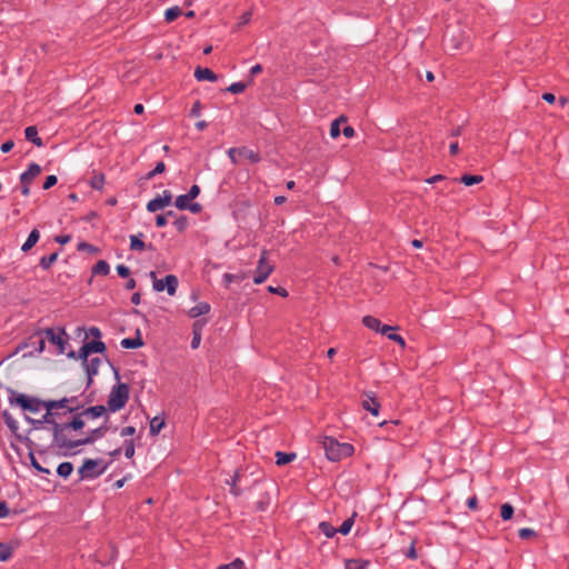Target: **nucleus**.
Masks as SVG:
<instances>
[{
    "mask_svg": "<svg viewBox=\"0 0 569 569\" xmlns=\"http://www.w3.org/2000/svg\"><path fill=\"white\" fill-rule=\"evenodd\" d=\"M84 415L82 411L74 415L69 422H62L61 425H54V446L60 449L73 450L77 448V440H73L69 432L70 430L79 431L86 423L82 419Z\"/></svg>",
    "mask_w": 569,
    "mask_h": 569,
    "instance_id": "nucleus-1",
    "label": "nucleus"
},
{
    "mask_svg": "<svg viewBox=\"0 0 569 569\" xmlns=\"http://www.w3.org/2000/svg\"><path fill=\"white\" fill-rule=\"evenodd\" d=\"M322 447L330 461H339L342 458L351 456L353 452V447L350 443L338 442L332 437H325Z\"/></svg>",
    "mask_w": 569,
    "mask_h": 569,
    "instance_id": "nucleus-2",
    "label": "nucleus"
},
{
    "mask_svg": "<svg viewBox=\"0 0 569 569\" xmlns=\"http://www.w3.org/2000/svg\"><path fill=\"white\" fill-rule=\"evenodd\" d=\"M130 396V389L127 383L119 382L111 388L107 400V409L111 412L121 410Z\"/></svg>",
    "mask_w": 569,
    "mask_h": 569,
    "instance_id": "nucleus-3",
    "label": "nucleus"
},
{
    "mask_svg": "<svg viewBox=\"0 0 569 569\" xmlns=\"http://www.w3.org/2000/svg\"><path fill=\"white\" fill-rule=\"evenodd\" d=\"M9 403L31 413H38L43 407V400L17 391H11Z\"/></svg>",
    "mask_w": 569,
    "mask_h": 569,
    "instance_id": "nucleus-4",
    "label": "nucleus"
},
{
    "mask_svg": "<svg viewBox=\"0 0 569 569\" xmlns=\"http://www.w3.org/2000/svg\"><path fill=\"white\" fill-rule=\"evenodd\" d=\"M101 462L102 461L100 459H86L82 466L78 469L80 480L94 479L101 476L107 469V465L100 467Z\"/></svg>",
    "mask_w": 569,
    "mask_h": 569,
    "instance_id": "nucleus-5",
    "label": "nucleus"
},
{
    "mask_svg": "<svg viewBox=\"0 0 569 569\" xmlns=\"http://www.w3.org/2000/svg\"><path fill=\"white\" fill-rule=\"evenodd\" d=\"M150 277L153 279L152 287L154 291L161 292L166 290L169 296L176 295L179 283L178 278L176 276L168 274L162 279H157L156 272L151 271Z\"/></svg>",
    "mask_w": 569,
    "mask_h": 569,
    "instance_id": "nucleus-6",
    "label": "nucleus"
},
{
    "mask_svg": "<svg viewBox=\"0 0 569 569\" xmlns=\"http://www.w3.org/2000/svg\"><path fill=\"white\" fill-rule=\"evenodd\" d=\"M46 338L52 345L58 347L59 353H64L67 341L64 339L66 331L62 328H58L57 330L53 328H47L44 331Z\"/></svg>",
    "mask_w": 569,
    "mask_h": 569,
    "instance_id": "nucleus-7",
    "label": "nucleus"
},
{
    "mask_svg": "<svg viewBox=\"0 0 569 569\" xmlns=\"http://www.w3.org/2000/svg\"><path fill=\"white\" fill-rule=\"evenodd\" d=\"M273 270V266L268 262L266 260V257L264 254H262L260 257V259L258 260V266H257V269L254 271V276H253V282L256 284H260L262 282H264L267 280V278L269 277V274L272 272Z\"/></svg>",
    "mask_w": 569,
    "mask_h": 569,
    "instance_id": "nucleus-8",
    "label": "nucleus"
},
{
    "mask_svg": "<svg viewBox=\"0 0 569 569\" xmlns=\"http://www.w3.org/2000/svg\"><path fill=\"white\" fill-rule=\"evenodd\" d=\"M172 201V193L169 190H164L162 194L157 196L154 199L150 200L147 203V210L150 212H156L164 207L169 206Z\"/></svg>",
    "mask_w": 569,
    "mask_h": 569,
    "instance_id": "nucleus-9",
    "label": "nucleus"
},
{
    "mask_svg": "<svg viewBox=\"0 0 569 569\" xmlns=\"http://www.w3.org/2000/svg\"><path fill=\"white\" fill-rule=\"evenodd\" d=\"M106 421H108V417L106 418ZM108 429L109 428L107 426V422H104L102 426H100L96 429H92L86 438L77 439V443H76L77 448L80 446L92 445L96 440L104 437Z\"/></svg>",
    "mask_w": 569,
    "mask_h": 569,
    "instance_id": "nucleus-10",
    "label": "nucleus"
},
{
    "mask_svg": "<svg viewBox=\"0 0 569 569\" xmlns=\"http://www.w3.org/2000/svg\"><path fill=\"white\" fill-rule=\"evenodd\" d=\"M101 365V359L98 357L91 358L88 362L83 363V368L87 375L86 387L90 388L93 382V377L98 375Z\"/></svg>",
    "mask_w": 569,
    "mask_h": 569,
    "instance_id": "nucleus-11",
    "label": "nucleus"
},
{
    "mask_svg": "<svg viewBox=\"0 0 569 569\" xmlns=\"http://www.w3.org/2000/svg\"><path fill=\"white\" fill-rule=\"evenodd\" d=\"M191 198H189L188 193L180 194L176 198L174 204L179 210H190L193 213H197L201 210V206L197 202L191 203Z\"/></svg>",
    "mask_w": 569,
    "mask_h": 569,
    "instance_id": "nucleus-12",
    "label": "nucleus"
},
{
    "mask_svg": "<svg viewBox=\"0 0 569 569\" xmlns=\"http://www.w3.org/2000/svg\"><path fill=\"white\" fill-rule=\"evenodd\" d=\"M42 169L37 163H31L27 171L20 176L21 184H31L33 180L41 173Z\"/></svg>",
    "mask_w": 569,
    "mask_h": 569,
    "instance_id": "nucleus-13",
    "label": "nucleus"
},
{
    "mask_svg": "<svg viewBox=\"0 0 569 569\" xmlns=\"http://www.w3.org/2000/svg\"><path fill=\"white\" fill-rule=\"evenodd\" d=\"M194 78L198 81H210V82H214L218 79L217 74L213 71H211L208 68H201V67H198L194 70Z\"/></svg>",
    "mask_w": 569,
    "mask_h": 569,
    "instance_id": "nucleus-14",
    "label": "nucleus"
},
{
    "mask_svg": "<svg viewBox=\"0 0 569 569\" xmlns=\"http://www.w3.org/2000/svg\"><path fill=\"white\" fill-rule=\"evenodd\" d=\"M366 397L367 398L365 400H362V403H361L362 408L365 410L371 412L373 416H378L380 403L373 396H371L369 393H367Z\"/></svg>",
    "mask_w": 569,
    "mask_h": 569,
    "instance_id": "nucleus-15",
    "label": "nucleus"
},
{
    "mask_svg": "<svg viewBox=\"0 0 569 569\" xmlns=\"http://www.w3.org/2000/svg\"><path fill=\"white\" fill-rule=\"evenodd\" d=\"M120 345H121L122 348H126V349H136V348L142 347L143 346V340L140 337V331L137 330L136 338H124V339H122Z\"/></svg>",
    "mask_w": 569,
    "mask_h": 569,
    "instance_id": "nucleus-16",
    "label": "nucleus"
},
{
    "mask_svg": "<svg viewBox=\"0 0 569 569\" xmlns=\"http://www.w3.org/2000/svg\"><path fill=\"white\" fill-rule=\"evenodd\" d=\"M107 410H108L107 407L102 406V405L92 406V407H89V408L82 410V415H84V417H90L92 419H96V418H99V417L106 415Z\"/></svg>",
    "mask_w": 569,
    "mask_h": 569,
    "instance_id": "nucleus-17",
    "label": "nucleus"
},
{
    "mask_svg": "<svg viewBox=\"0 0 569 569\" xmlns=\"http://www.w3.org/2000/svg\"><path fill=\"white\" fill-rule=\"evenodd\" d=\"M249 277V271H241L239 273H224L222 277L226 287L233 281L240 282Z\"/></svg>",
    "mask_w": 569,
    "mask_h": 569,
    "instance_id": "nucleus-18",
    "label": "nucleus"
},
{
    "mask_svg": "<svg viewBox=\"0 0 569 569\" xmlns=\"http://www.w3.org/2000/svg\"><path fill=\"white\" fill-rule=\"evenodd\" d=\"M209 311L210 305L208 302H199L189 310V316L191 318H198L200 316L207 315Z\"/></svg>",
    "mask_w": 569,
    "mask_h": 569,
    "instance_id": "nucleus-19",
    "label": "nucleus"
},
{
    "mask_svg": "<svg viewBox=\"0 0 569 569\" xmlns=\"http://www.w3.org/2000/svg\"><path fill=\"white\" fill-rule=\"evenodd\" d=\"M26 139L34 143L37 147H42L43 142L38 136V130L34 126L27 127L24 130Z\"/></svg>",
    "mask_w": 569,
    "mask_h": 569,
    "instance_id": "nucleus-20",
    "label": "nucleus"
},
{
    "mask_svg": "<svg viewBox=\"0 0 569 569\" xmlns=\"http://www.w3.org/2000/svg\"><path fill=\"white\" fill-rule=\"evenodd\" d=\"M370 562L361 559H348L345 562V569H368Z\"/></svg>",
    "mask_w": 569,
    "mask_h": 569,
    "instance_id": "nucleus-21",
    "label": "nucleus"
},
{
    "mask_svg": "<svg viewBox=\"0 0 569 569\" xmlns=\"http://www.w3.org/2000/svg\"><path fill=\"white\" fill-rule=\"evenodd\" d=\"M296 457H297V455L293 452L277 451L276 452V458H277L276 463L278 466H283V465H287V463L293 461L296 459Z\"/></svg>",
    "mask_w": 569,
    "mask_h": 569,
    "instance_id": "nucleus-22",
    "label": "nucleus"
},
{
    "mask_svg": "<svg viewBox=\"0 0 569 569\" xmlns=\"http://www.w3.org/2000/svg\"><path fill=\"white\" fill-rule=\"evenodd\" d=\"M73 471V465L69 461L61 462L57 468V473L67 479Z\"/></svg>",
    "mask_w": 569,
    "mask_h": 569,
    "instance_id": "nucleus-23",
    "label": "nucleus"
},
{
    "mask_svg": "<svg viewBox=\"0 0 569 569\" xmlns=\"http://www.w3.org/2000/svg\"><path fill=\"white\" fill-rule=\"evenodd\" d=\"M106 178L103 173H96L90 179L89 183L92 189L101 191L103 189Z\"/></svg>",
    "mask_w": 569,
    "mask_h": 569,
    "instance_id": "nucleus-24",
    "label": "nucleus"
},
{
    "mask_svg": "<svg viewBox=\"0 0 569 569\" xmlns=\"http://www.w3.org/2000/svg\"><path fill=\"white\" fill-rule=\"evenodd\" d=\"M239 157H241V159H247L252 163H256L260 160V157L258 153H256L253 150L247 149V148H240Z\"/></svg>",
    "mask_w": 569,
    "mask_h": 569,
    "instance_id": "nucleus-25",
    "label": "nucleus"
},
{
    "mask_svg": "<svg viewBox=\"0 0 569 569\" xmlns=\"http://www.w3.org/2000/svg\"><path fill=\"white\" fill-rule=\"evenodd\" d=\"M39 238H40L39 231L37 229H33L30 232L26 242L22 244L21 249H32L37 244Z\"/></svg>",
    "mask_w": 569,
    "mask_h": 569,
    "instance_id": "nucleus-26",
    "label": "nucleus"
},
{
    "mask_svg": "<svg viewBox=\"0 0 569 569\" xmlns=\"http://www.w3.org/2000/svg\"><path fill=\"white\" fill-rule=\"evenodd\" d=\"M362 323L368 328V329H371V330H375V331H379L380 329V320L372 317V316H365L362 318Z\"/></svg>",
    "mask_w": 569,
    "mask_h": 569,
    "instance_id": "nucleus-27",
    "label": "nucleus"
},
{
    "mask_svg": "<svg viewBox=\"0 0 569 569\" xmlns=\"http://www.w3.org/2000/svg\"><path fill=\"white\" fill-rule=\"evenodd\" d=\"M182 13L179 7H171L164 11V20L166 22L174 21Z\"/></svg>",
    "mask_w": 569,
    "mask_h": 569,
    "instance_id": "nucleus-28",
    "label": "nucleus"
},
{
    "mask_svg": "<svg viewBox=\"0 0 569 569\" xmlns=\"http://www.w3.org/2000/svg\"><path fill=\"white\" fill-rule=\"evenodd\" d=\"M355 516L356 513H353L350 518L346 519L337 529V532H340L343 536L348 535L355 523Z\"/></svg>",
    "mask_w": 569,
    "mask_h": 569,
    "instance_id": "nucleus-29",
    "label": "nucleus"
},
{
    "mask_svg": "<svg viewBox=\"0 0 569 569\" xmlns=\"http://www.w3.org/2000/svg\"><path fill=\"white\" fill-rule=\"evenodd\" d=\"M319 530L327 537L332 538L337 533V529L329 522L322 521L319 523Z\"/></svg>",
    "mask_w": 569,
    "mask_h": 569,
    "instance_id": "nucleus-30",
    "label": "nucleus"
},
{
    "mask_svg": "<svg viewBox=\"0 0 569 569\" xmlns=\"http://www.w3.org/2000/svg\"><path fill=\"white\" fill-rule=\"evenodd\" d=\"M86 346L88 347L90 353H92V352L102 353L106 350L104 342H102L100 340L86 342Z\"/></svg>",
    "mask_w": 569,
    "mask_h": 569,
    "instance_id": "nucleus-31",
    "label": "nucleus"
},
{
    "mask_svg": "<svg viewBox=\"0 0 569 569\" xmlns=\"http://www.w3.org/2000/svg\"><path fill=\"white\" fill-rule=\"evenodd\" d=\"M163 426H164L163 419H161L159 417L152 418L150 421V433L153 436L158 435L160 432V430L163 428Z\"/></svg>",
    "mask_w": 569,
    "mask_h": 569,
    "instance_id": "nucleus-32",
    "label": "nucleus"
},
{
    "mask_svg": "<svg viewBox=\"0 0 569 569\" xmlns=\"http://www.w3.org/2000/svg\"><path fill=\"white\" fill-rule=\"evenodd\" d=\"M482 180H483V177L479 176V174H476V176L463 174L460 178V182H462L466 186H473L476 183H480Z\"/></svg>",
    "mask_w": 569,
    "mask_h": 569,
    "instance_id": "nucleus-33",
    "label": "nucleus"
},
{
    "mask_svg": "<svg viewBox=\"0 0 569 569\" xmlns=\"http://www.w3.org/2000/svg\"><path fill=\"white\" fill-rule=\"evenodd\" d=\"M2 416H3V420H4V423L7 425V427L12 432H16L19 428L18 421L8 411H3Z\"/></svg>",
    "mask_w": 569,
    "mask_h": 569,
    "instance_id": "nucleus-34",
    "label": "nucleus"
},
{
    "mask_svg": "<svg viewBox=\"0 0 569 569\" xmlns=\"http://www.w3.org/2000/svg\"><path fill=\"white\" fill-rule=\"evenodd\" d=\"M342 122H346V118L343 117H340L338 119H336L335 121H332L331 126H330V136L336 139L340 136V124Z\"/></svg>",
    "mask_w": 569,
    "mask_h": 569,
    "instance_id": "nucleus-35",
    "label": "nucleus"
},
{
    "mask_svg": "<svg viewBox=\"0 0 569 569\" xmlns=\"http://www.w3.org/2000/svg\"><path fill=\"white\" fill-rule=\"evenodd\" d=\"M56 416H58L57 411H47V410H46V413L42 416V421H44V423L52 426V435L53 436H54V425H60L59 422L56 421V419H54Z\"/></svg>",
    "mask_w": 569,
    "mask_h": 569,
    "instance_id": "nucleus-36",
    "label": "nucleus"
},
{
    "mask_svg": "<svg viewBox=\"0 0 569 569\" xmlns=\"http://www.w3.org/2000/svg\"><path fill=\"white\" fill-rule=\"evenodd\" d=\"M110 271L109 264L104 260H99L93 267V273L106 276Z\"/></svg>",
    "mask_w": 569,
    "mask_h": 569,
    "instance_id": "nucleus-37",
    "label": "nucleus"
},
{
    "mask_svg": "<svg viewBox=\"0 0 569 569\" xmlns=\"http://www.w3.org/2000/svg\"><path fill=\"white\" fill-rule=\"evenodd\" d=\"M57 258H58L57 251H54L50 256L42 257L40 260V266L43 269H49L57 261Z\"/></svg>",
    "mask_w": 569,
    "mask_h": 569,
    "instance_id": "nucleus-38",
    "label": "nucleus"
},
{
    "mask_svg": "<svg viewBox=\"0 0 569 569\" xmlns=\"http://www.w3.org/2000/svg\"><path fill=\"white\" fill-rule=\"evenodd\" d=\"M74 400H76L74 397H72V398L64 397V398H62L60 400H57V410L58 409H62V408H67L68 412H70V413L74 412L78 408L67 407L68 403L73 402Z\"/></svg>",
    "mask_w": 569,
    "mask_h": 569,
    "instance_id": "nucleus-39",
    "label": "nucleus"
},
{
    "mask_svg": "<svg viewBox=\"0 0 569 569\" xmlns=\"http://www.w3.org/2000/svg\"><path fill=\"white\" fill-rule=\"evenodd\" d=\"M12 556V547L7 543L0 542V560L7 561Z\"/></svg>",
    "mask_w": 569,
    "mask_h": 569,
    "instance_id": "nucleus-40",
    "label": "nucleus"
},
{
    "mask_svg": "<svg viewBox=\"0 0 569 569\" xmlns=\"http://www.w3.org/2000/svg\"><path fill=\"white\" fill-rule=\"evenodd\" d=\"M244 562L240 558H236L230 563L220 565L217 569H243Z\"/></svg>",
    "mask_w": 569,
    "mask_h": 569,
    "instance_id": "nucleus-41",
    "label": "nucleus"
},
{
    "mask_svg": "<svg viewBox=\"0 0 569 569\" xmlns=\"http://www.w3.org/2000/svg\"><path fill=\"white\" fill-rule=\"evenodd\" d=\"M515 509L510 503H503L501 506V518L503 520H510L513 516Z\"/></svg>",
    "mask_w": 569,
    "mask_h": 569,
    "instance_id": "nucleus-42",
    "label": "nucleus"
},
{
    "mask_svg": "<svg viewBox=\"0 0 569 569\" xmlns=\"http://www.w3.org/2000/svg\"><path fill=\"white\" fill-rule=\"evenodd\" d=\"M124 456L128 459H131L134 456V443L131 439L124 441Z\"/></svg>",
    "mask_w": 569,
    "mask_h": 569,
    "instance_id": "nucleus-43",
    "label": "nucleus"
},
{
    "mask_svg": "<svg viewBox=\"0 0 569 569\" xmlns=\"http://www.w3.org/2000/svg\"><path fill=\"white\" fill-rule=\"evenodd\" d=\"M198 325V322L194 323L193 326V337H192V340H191V348L192 349H197L200 345V341H201V333L199 330L196 329V326Z\"/></svg>",
    "mask_w": 569,
    "mask_h": 569,
    "instance_id": "nucleus-44",
    "label": "nucleus"
},
{
    "mask_svg": "<svg viewBox=\"0 0 569 569\" xmlns=\"http://www.w3.org/2000/svg\"><path fill=\"white\" fill-rule=\"evenodd\" d=\"M246 89V84L242 82H234L228 87V91L234 94L243 92Z\"/></svg>",
    "mask_w": 569,
    "mask_h": 569,
    "instance_id": "nucleus-45",
    "label": "nucleus"
},
{
    "mask_svg": "<svg viewBox=\"0 0 569 569\" xmlns=\"http://www.w3.org/2000/svg\"><path fill=\"white\" fill-rule=\"evenodd\" d=\"M166 170V164L160 161L156 164L154 169L147 174V179H152L156 174L162 173Z\"/></svg>",
    "mask_w": 569,
    "mask_h": 569,
    "instance_id": "nucleus-46",
    "label": "nucleus"
},
{
    "mask_svg": "<svg viewBox=\"0 0 569 569\" xmlns=\"http://www.w3.org/2000/svg\"><path fill=\"white\" fill-rule=\"evenodd\" d=\"M34 341L32 342L36 346V350L40 353L44 350L46 340L40 335L33 337Z\"/></svg>",
    "mask_w": 569,
    "mask_h": 569,
    "instance_id": "nucleus-47",
    "label": "nucleus"
},
{
    "mask_svg": "<svg viewBox=\"0 0 569 569\" xmlns=\"http://www.w3.org/2000/svg\"><path fill=\"white\" fill-rule=\"evenodd\" d=\"M89 355H90L89 349H88V347H87V346H86V343H84V345L79 349V351H78V356H77V357H78L79 359H81V360H82V365H83V363H86V362H88V361H89V359H88Z\"/></svg>",
    "mask_w": 569,
    "mask_h": 569,
    "instance_id": "nucleus-48",
    "label": "nucleus"
},
{
    "mask_svg": "<svg viewBox=\"0 0 569 569\" xmlns=\"http://www.w3.org/2000/svg\"><path fill=\"white\" fill-rule=\"evenodd\" d=\"M130 249H142L143 242L141 241L139 236L132 234L130 237Z\"/></svg>",
    "mask_w": 569,
    "mask_h": 569,
    "instance_id": "nucleus-49",
    "label": "nucleus"
},
{
    "mask_svg": "<svg viewBox=\"0 0 569 569\" xmlns=\"http://www.w3.org/2000/svg\"><path fill=\"white\" fill-rule=\"evenodd\" d=\"M30 460H31V466L38 470L39 472H43V473H47L49 475L50 473V470L47 469V468H43L38 461L37 459L34 458V456L32 453H30Z\"/></svg>",
    "mask_w": 569,
    "mask_h": 569,
    "instance_id": "nucleus-50",
    "label": "nucleus"
},
{
    "mask_svg": "<svg viewBox=\"0 0 569 569\" xmlns=\"http://www.w3.org/2000/svg\"><path fill=\"white\" fill-rule=\"evenodd\" d=\"M168 217H173V212L169 211L167 214H159V216H157L156 217V224H157V227L161 228V227L166 226Z\"/></svg>",
    "mask_w": 569,
    "mask_h": 569,
    "instance_id": "nucleus-51",
    "label": "nucleus"
},
{
    "mask_svg": "<svg viewBox=\"0 0 569 569\" xmlns=\"http://www.w3.org/2000/svg\"><path fill=\"white\" fill-rule=\"evenodd\" d=\"M24 419L32 425L33 429L38 430V429H41L42 426L44 425V421H42V418L41 419H33L29 416H26Z\"/></svg>",
    "mask_w": 569,
    "mask_h": 569,
    "instance_id": "nucleus-52",
    "label": "nucleus"
},
{
    "mask_svg": "<svg viewBox=\"0 0 569 569\" xmlns=\"http://www.w3.org/2000/svg\"><path fill=\"white\" fill-rule=\"evenodd\" d=\"M174 226L177 230L182 231L188 226V219L187 217H180L174 220Z\"/></svg>",
    "mask_w": 569,
    "mask_h": 569,
    "instance_id": "nucleus-53",
    "label": "nucleus"
},
{
    "mask_svg": "<svg viewBox=\"0 0 569 569\" xmlns=\"http://www.w3.org/2000/svg\"><path fill=\"white\" fill-rule=\"evenodd\" d=\"M239 151H240V149H237V148H230L228 150V156L233 163H238L239 160L241 159V157H239Z\"/></svg>",
    "mask_w": 569,
    "mask_h": 569,
    "instance_id": "nucleus-54",
    "label": "nucleus"
},
{
    "mask_svg": "<svg viewBox=\"0 0 569 569\" xmlns=\"http://www.w3.org/2000/svg\"><path fill=\"white\" fill-rule=\"evenodd\" d=\"M58 179L54 174H50L46 178V181L43 183V189L48 190L51 187H53L57 183Z\"/></svg>",
    "mask_w": 569,
    "mask_h": 569,
    "instance_id": "nucleus-55",
    "label": "nucleus"
},
{
    "mask_svg": "<svg viewBox=\"0 0 569 569\" xmlns=\"http://www.w3.org/2000/svg\"><path fill=\"white\" fill-rule=\"evenodd\" d=\"M71 237L69 234H60V236H56L53 238L54 242L60 244V246H66L69 243Z\"/></svg>",
    "mask_w": 569,
    "mask_h": 569,
    "instance_id": "nucleus-56",
    "label": "nucleus"
},
{
    "mask_svg": "<svg viewBox=\"0 0 569 569\" xmlns=\"http://www.w3.org/2000/svg\"><path fill=\"white\" fill-rule=\"evenodd\" d=\"M518 533L521 539H528L536 535V532L530 528H522Z\"/></svg>",
    "mask_w": 569,
    "mask_h": 569,
    "instance_id": "nucleus-57",
    "label": "nucleus"
},
{
    "mask_svg": "<svg viewBox=\"0 0 569 569\" xmlns=\"http://www.w3.org/2000/svg\"><path fill=\"white\" fill-rule=\"evenodd\" d=\"M268 291L271 292V293L280 295L281 297H287L288 296L287 290L284 288H281V287L269 286L268 287Z\"/></svg>",
    "mask_w": 569,
    "mask_h": 569,
    "instance_id": "nucleus-58",
    "label": "nucleus"
},
{
    "mask_svg": "<svg viewBox=\"0 0 569 569\" xmlns=\"http://www.w3.org/2000/svg\"><path fill=\"white\" fill-rule=\"evenodd\" d=\"M388 339L397 342L399 346L401 347H405L406 346V342H405V339L400 336V335H397V333H389L388 335Z\"/></svg>",
    "mask_w": 569,
    "mask_h": 569,
    "instance_id": "nucleus-59",
    "label": "nucleus"
},
{
    "mask_svg": "<svg viewBox=\"0 0 569 569\" xmlns=\"http://www.w3.org/2000/svg\"><path fill=\"white\" fill-rule=\"evenodd\" d=\"M47 411H57V400H43V407Z\"/></svg>",
    "mask_w": 569,
    "mask_h": 569,
    "instance_id": "nucleus-60",
    "label": "nucleus"
},
{
    "mask_svg": "<svg viewBox=\"0 0 569 569\" xmlns=\"http://www.w3.org/2000/svg\"><path fill=\"white\" fill-rule=\"evenodd\" d=\"M117 272L121 278H127L130 274V270L124 264L117 266Z\"/></svg>",
    "mask_w": 569,
    "mask_h": 569,
    "instance_id": "nucleus-61",
    "label": "nucleus"
},
{
    "mask_svg": "<svg viewBox=\"0 0 569 569\" xmlns=\"http://www.w3.org/2000/svg\"><path fill=\"white\" fill-rule=\"evenodd\" d=\"M250 19H251V12H250V11L244 12V13L240 17V20H239V22H238L237 27H238V28H240V27H242V26H244V24L249 23Z\"/></svg>",
    "mask_w": 569,
    "mask_h": 569,
    "instance_id": "nucleus-62",
    "label": "nucleus"
},
{
    "mask_svg": "<svg viewBox=\"0 0 569 569\" xmlns=\"http://www.w3.org/2000/svg\"><path fill=\"white\" fill-rule=\"evenodd\" d=\"M9 512L8 503L4 500H0V518H6Z\"/></svg>",
    "mask_w": 569,
    "mask_h": 569,
    "instance_id": "nucleus-63",
    "label": "nucleus"
},
{
    "mask_svg": "<svg viewBox=\"0 0 569 569\" xmlns=\"http://www.w3.org/2000/svg\"><path fill=\"white\" fill-rule=\"evenodd\" d=\"M201 112V103L200 101H196L190 110L191 117H199Z\"/></svg>",
    "mask_w": 569,
    "mask_h": 569,
    "instance_id": "nucleus-64",
    "label": "nucleus"
}]
</instances>
